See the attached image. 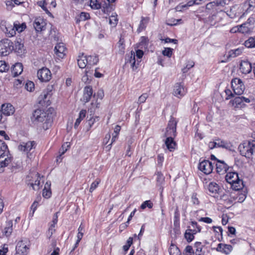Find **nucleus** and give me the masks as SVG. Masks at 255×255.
Returning a JSON list of instances; mask_svg holds the SVG:
<instances>
[{
    "label": "nucleus",
    "mask_w": 255,
    "mask_h": 255,
    "mask_svg": "<svg viewBox=\"0 0 255 255\" xmlns=\"http://www.w3.org/2000/svg\"><path fill=\"white\" fill-rule=\"evenodd\" d=\"M51 96L47 94V93H45L44 91L42 92L41 95L38 97V102L39 104L43 105H49L50 102L49 99Z\"/></svg>",
    "instance_id": "20"
},
{
    "label": "nucleus",
    "mask_w": 255,
    "mask_h": 255,
    "mask_svg": "<svg viewBox=\"0 0 255 255\" xmlns=\"http://www.w3.org/2000/svg\"><path fill=\"white\" fill-rule=\"evenodd\" d=\"M186 90L184 88V84L177 83L175 84L173 89V94L178 98H181L185 95Z\"/></svg>",
    "instance_id": "10"
},
{
    "label": "nucleus",
    "mask_w": 255,
    "mask_h": 255,
    "mask_svg": "<svg viewBox=\"0 0 255 255\" xmlns=\"http://www.w3.org/2000/svg\"><path fill=\"white\" fill-rule=\"evenodd\" d=\"M240 154L247 158H252L255 153V140H252L241 143L238 147Z\"/></svg>",
    "instance_id": "1"
},
{
    "label": "nucleus",
    "mask_w": 255,
    "mask_h": 255,
    "mask_svg": "<svg viewBox=\"0 0 255 255\" xmlns=\"http://www.w3.org/2000/svg\"><path fill=\"white\" fill-rule=\"evenodd\" d=\"M23 71V66L20 63H17L14 65L11 69V73L13 77H16L20 75Z\"/></svg>",
    "instance_id": "24"
},
{
    "label": "nucleus",
    "mask_w": 255,
    "mask_h": 255,
    "mask_svg": "<svg viewBox=\"0 0 255 255\" xmlns=\"http://www.w3.org/2000/svg\"><path fill=\"white\" fill-rule=\"evenodd\" d=\"M232 88L236 95H241L243 94L245 87L241 79L236 78L231 81Z\"/></svg>",
    "instance_id": "6"
},
{
    "label": "nucleus",
    "mask_w": 255,
    "mask_h": 255,
    "mask_svg": "<svg viewBox=\"0 0 255 255\" xmlns=\"http://www.w3.org/2000/svg\"><path fill=\"white\" fill-rule=\"evenodd\" d=\"M84 53H80L77 59L78 65L80 68L83 69L88 66V62H87V56L84 55Z\"/></svg>",
    "instance_id": "25"
},
{
    "label": "nucleus",
    "mask_w": 255,
    "mask_h": 255,
    "mask_svg": "<svg viewBox=\"0 0 255 255\" xmlns=\"http://www.w3.org/2000/svg\"><path fill=\"white\" fill-rule=\"evenodd\" d=\"M173 49L171 48H165L162 51V53L164 56L168 57H171L172 54Z\"/></svg>",
    "instance_id": "53"
},
{
    "label": "nucleus",
    "mask_w": 255,
    "mask_h": 255,
    "mask_svg": "<svg viewBox=\"0 0 255 255\" xmlns=\"http://www.w3.org/2000/svg\"><path fill=\"white\" fill-rule=\"evenodd\" d=\"M195 248H196L195 254L196 255H201L202 250V245L201 242H196L195 244Z\"/></svg>",
    "instance_id": "49"
},
{
    "label": "nucleus",
    "mask_w": 255,
    "mask_h": 255,
    "mask_svg": "<svg viewBox=\"0 0 255 255\" xmlns=\"http://www.w3.org/2000/svg\"><path fill=\"white\" fill-rule=\"evenodd\" d=\"M66 48L64 43H58L55 47L54 51L56 55L60 58H63L65 55Z\"/></svg>",
    "instance_id": "16"
},
{
    "label": "nucleus",
    "mask_w": 255,
    "mask_h": 255,
    "mask_svg": "<svg viewBox=\"0 0 255 255\" xmlns=\"http://www.w3.org/2000/svg\"><path fill=\"white\" fill-rule=\"evenodd\" d=\"M90 15L88 13L82 12L75 18L76 22L77 23H79L80 21H85L89 19Z\"/></svg>",
    "instance_id": "32"
},
{
    "label": "nucleus",
    "mask_w": 255,
    "mask_h": 255,
    "mask_svg": "<svg viewBox=\"0 0 255 255\" xmlns=\"http://www.w3.org/2000/svg\"><path fill=\"white\" fill-rule=\"evenodd\" d=\"M13 223L12 220L7 221L5 223V225L2 230V233L6 237H9L13 230L12 229Z\"/></svg>",
    "instance_id": "22"
},
{
    "label": "nucleus",
    "mask_w": 255,
    "mask_h": 255,
    "mask_svg": "<svg viewBox=\"0 0 255 255\" xmlns=\"http://www.w3.org/2000/svg\"><path fill=\"white\" fill-rule=\"evenodd\" d=\"M13 50L12 42L8 39L0 41V55L7 56Z\"/></svg>",
    "instance_id": "4"
},
{
    "label": "nucleus",
    "mask_w": 255,
    "mask_h": 255,
    "mask_svg": "<svg viewBox=\"0 0 255 255\" xmlns=\"http://www.w3.org/2000/svg\"><path fill=\"white\" fill-rule=\"evenodd\" d=\"M216 171L219 174L225 173L229 168V166L224 161L217 160L216 163Z\"/></svg>",
    "instance_id": "14"
},
{
    "label": "nucleus",
    "mask_w": 255,
    "mask_h": 255,
    "mask_svg": "<svg viewBox=\"0 0 255 255\" xmlns=\"http://www.w3.org/2000/svg\"><path fill=\"white\" fill-rule=\"evenodd\" d=\"M170 255H180V252L179 249L177 247L171 248L169 251Z\"/></svg>",
    "instance_id": "64"
},
{
    "label": "nucleus",
    "mask_w": 255,
    "mask_h": 255,
    "mask_svg": "<svg viewBox=\"0 0 255 255\" xmlns=\"http://www.w3.org/2000/svg\"><path fill=\"white\" fill-rule=\"evenodd\" d=\"M176 121L174 118L171 117L163 136L165 137H175L176 136Z\"/></svg>",
    "instance_id": "5"
},
{
    "label": "nucleus",
    "mask_w": 255,
    "mask_h": 255,
    "mask_svg": "<svg viewBox=\"0 0 255 255\" xmlns=\"http://www.w3.org/2000/svg\"><path fill=\"white\" fill-rule=\"evenodd\" d=\"M1 113L5 116H10L14 112V108L10 104H4L1 106Z\"/></svg>",
    "instance_id": "15"
},
{
    "label": "nucleus",
    "mask_w": 255,
    "mask_h": 255,
    "mask_svg": "<svg viewBox=\"0 0 255 255\" xmlns=\"http://www.w3.org/2000/svg\"><path fill=\"white\" fill-rule=\"evenodd\" d=\"M126 60L127 63L129 62L131 64V67L133 70L137 68L135 61V54L133 51H131L129 54L127 55Z\"/></svg>",
    "instance_id": "21"
},
{
    "label": "nucleus",
    "mask_w": 255,
    "mask_h": 255,
    "mask_svg": "<svg viewBox=\"0 0 255 255\" xmlns=\"http://www.w3.org/2000/svg\"><path fill=\"white\" fill-rule=\"evenodd\" d=\"M9 68V66L4 61H0V72H4L7 71Z\"/></svg>",
    "instance_id": "44"
},
{
    "label": "nucleus",
    "mask_w": 255,
    "mask_h": 255,
    "mask_svg": "<svg viewBox=\"0 0 255 255\" xmlns=\"http://www.w3.org/2000/svg\"><path fill=\"white\" fill-rule=\"evenodd\" d=\"M124 42H125V40H124V38L122 36H121V37L120 38V40H119L118 44L119 45V50L122 52H124V49H125Z\"/></svg>",
    "instance_id": "54"
},
{
    "label": "nucleus",
    "mask_w": 255,
    "mask_h": 255,
    "mask_svg": "<svg viewBox=\"0 0 255 255\" xmlns=\"http://www.w3.org/2000/svg\"><path fill=\"white\" fill-rule=\"evenodd\" d=\"M25 89L30 92L32 91L34 88V83L31 81L27 82L25 85Z\"/></svg>",
    "instance_id": "60"
},
{
    "label": "nucleus",
    "mask_w": 255,
    "mask_h": 255,
    "mask_svg": "<svg viewBox=\"0 0 255 255\" xmlns=\"http://www.w3.org/2000/svg\"><path fill=\"white\" fill-rule=\"evenodd\" d=\"M226 180L231 185L233 190H240L242 189L244 186L242 180L239 178L238 174L237 172H229L225 176Z\"/></svg>",
    "instance_id": "2"
},
{
    "label": "nucleus",
    "mask_w": 255,
    "mask_h": 255,
    "mask_svg": "<svg viewBox=\"0 0 255 255\" xmlns=\"http://www.w3.org/2000/svg\"><path fill=\"white\" fill-rule=\"evenodd\" d=\"M33 25L36 31H41L44 29L45 23L42 18L39 17L35 19Z\"/></svg>",
    "instance_id": "17"
},
{
    "label": "nucleus",
    "mask_w": 255,
    "mask_h": 255,
    "mask_svg": "<svg viewBox=\"0 0 255 255\" xmlns=\"http://www.w3.org/2000/svg\"><path fill=\"white\" fill-rule=\"evenodd\" d=\"M248 25L249 24L248 23L245 22L240 25V32L244 34H247L252 32L253 29L252 28V27H250Z\"/></svg>",
    "instance_id": "33"
},
{
    "label": "nucleus",
    "mask_w": 255,
    "mask_h": 255,
    "mask_svg": "<svg viewBox=\"0 0 255 255\" xmlns=\"http://www.w3.org/2000/svg\"><path fill=\"white\" fill-rule=\"evenodd\" d=\"M232 249L233 248L231 245L224 244V248L222 253L226 255L229 254L232 251Z\"/></svg>",
    "instance_id": "56"
},
{
    "label": "nucleus",
    "mask_w": 255,
    "mask_h": 255,
    "mask_svg": "<svg viewBox=\"0 0 255 255\" xmlns=\"http://www.w3.org/2000/svg\"><path fill=\"white\" fill-rule=\"evenodd\" d=\"M148 94L147 93H144L142 94L139 98L138 100V103L139 104H141L145 102L146 100L148 98Z\"/></svg>",
    "instance_id": "62"
},
{
    "label": "nucleus",
    "mask_w": 255,
    "mask_h": 255,
    "mask_svg": "<svg viewBox=\"0 0 255 255\" xmlns=\"http://www.w3.org/2000/svg\"><path fill=\"white\" fill-rule=\"evenodd\" d=\"M191 225L192 226V227L193 228H196L197 230L194 229H193L192 230L193 231V233L194 234H196L198 232H201V228L200 226H199L197 224V223L195 221H192L191 223Z\"/></svg>",
    "instance_id": "52"
},
{
    "label": "nucleus",
    "mask_w": 255,
    "mask_h": 255,
    "mask_svg": "<svg viewBox=\"0 0 255 255\" xmlns=\"http://www.w3.org/2000/svg\"><path fill=\"white\" fill-rule=\"evenodd\" d=\"M26 25L24 23H23L21 24L14 23V28L15 31H17L19 33L23 31L26 28Z\"/></svg>",
    "instance_id": "45"
},
{
    "label": "nucleus",
    "mask_w": 255,
    "mask_h": 255,
    "mask_svg": "<svg viewBox=\"0 0 255 255\" xmlns=\"http://www.w3.org/2000/svg\"><path fill=\"white\" fill-rule=\"evenodd\" d=\"M99 61L98 56L90 55L87 57V62H88V67L89 66H93L97 64Z\"/></svg>",
    "instance_id": "30"
},
{
    "label": "nucleus",
    "mask_w": 255,
    "mask_h": 255,
    "mask_svg": "<svg viewBox=\"0 0 255 255\" xmlns=\"http://www.w3.org/2000/svg\"><path fill=\"white\" fill-rule=\"evenodd\" d=\"M153 207V203L150 201L147 200L143 202L142 204L140 206V208L142 209H144L146 207H148L149 209L152 208Z\"/></svg>",
    "instance_id": "50"
},
{
    "label": "nucleus",
    "mask_w": 255,
    "mask_h": 255,
    "mask_svg": "<svg viewBox=\"0 0 255 255\" xmlns=\"http://www.w3.org/2000/svg\"><path fill=\"white\" fill-rule=\"evenodd\" d=\"M193 231L192 229H188L186 231L184 237L188 242L192 241L194 238Z\"/></svg>",
    "instance_id": "35"
},
{
    "label": "nucleus",
    "mask_w": 255,
    "mask_h": 255,
    "mask_svg": "<svg viewBox=\"0 0 255 255\" xmlns=\"http://www.w3.org/2000/svg\"><path fill=\"white\" fill-rule=\"evenodd\" d=\"M31 120L33 122H45V124H50L51 120L47 114L43 110L41 109L35 110L32 113V116L31 118Z\"/></svg>",
    "instance_id": "3"
},
{
    "label": "nucleus",
    "mask_w": 255,
    "mask_h": 255,
    "mask_svg": "<svg viewBox=\"0 0 255 255\" xmlns=\"http://www.w3.org/2000/svg\"><path fill=\"white\" fill-rule=\"evenodd\" d=\"M215 144L217 147H223L228 149H231L232 147V144L226 141L221 140L219 138L216 139L215 140Z\"/></svg>",
    "instance_id": "27"
},
{
    "label": "nucleus",
    "mask_w": 255,
    "mask_h": 255,
    "mask_svg": "<svg viewBox=\"0 0 255 255\" xmlns=\"http://www.w3.org/2000/svg\"><path fill=\"white\" fill-rule=\"evenodd\" d=\"M70 143L69 142H66L64 143L61 148L59 150V155L57 156L56 161L57 162H60L62 160V155L67 150L68 148L70 147Z\"/></svg>",
    "instance_id": "26"
},
{
    "label": "nucleus",
    "mask_w": 255,
    "mask_h": 255,
    "mask_svg": "<svg viewBox=\"0 0 255 255\" xmlns=\"http://www.w3.org/2000/svg\"><path fill=\"white\" fill-rule=\"evenodd\" d=\"M243 51V48H238L235 49L231 50L229 51L228 57L234 58L240 55Z\"/></svg>",
    "instance_id": "34"
},
{
    "label": "nucleus",
    "mask_w": 255,
    "mask_h": 255,
    "mask_svg": "<svg viewBox=\"0 0 255 255\" xmlns=\"http://www.w3.org/2000/svg\"><path fill=\"white\" fill-rule=\"evenodd\" d=\"M86 111L85 110H82L80 112L79 114V117L77 119L75 124H74V128H77L79 125H80L81 121L83 120V119L86 117Z\"/></svg>",
    "instance_id": "31"
},
{
    "label": "nucleus",
    "mask_w": 255,
    "mask_h": 255,
    "mask_svg": "<svg viewBox=\"0 0 255 255\" xmlns=\"http://www.w3.org/2000/svg\"><path fill=\"white\" fill-rule=\"evenodd\" d=\"M78 233L77 236V240L72 251L75 250V249L78 247L79 242L83 238L84 234L83 232L84 231V227L82 224H81L79 227L78 228Z\"/></svg>",
    "instance_id": "28"
},
{
    "label": "nucleus",
    "mask_w": 255,
    "mask_h": 255,
    "mask_svg": "<svg viewBox=\"0 0 255 255\" xmlns=\"http://www.w3.org/2000/svg\"><path fill=\"white\" fill-rule=\"evenodd\" d=\"M55 226L56 225L51 224L50 225L47 233V235L49 239H50L52 237L53 234L55 232Z\"/></svg>",
    "instance_id": "48"
},
{
    "label": "nucleus",
    "mask_w": 255,
    "mask_h": 255,
    "mask_svg": "<svg viewBox=\"0 0 255 255\" xmlns=\"http://www.w3.org/2000/svg\"><path fill=\"white\" fill-rule=\"evenodd\" d=\"M149 21V18L147 17H142V19L140 22V24L139 25L138 28L141 30H143L145 27L146 24L148 23Z\"/></svg>",
    "instance_id": "43"
},
{
    "label": "nucleus",
    "mask_w": 255,
    "mask_h": 255,
    "mask_svg": "<svg viewBox=\"0 0 255 255\" xmlns=\"http://www.w3.org/2000/svg\"><path fill=\"white\" fill-rule=\"evenodd\" d=\"M101 180L99 179H97L94 182H93L90 186L89 191L92 192L98 186Z\"/></svg>",
    "instance_id": "55"
},
{
    "label": "nucleus",
    "mask_w": 255,
    "mask_h": 255,
    "mask_svg": "<svg viewBox=\"0 0 255 255\" xmlns=\"http://www.w3.org/2000/svg\"><path fill=\"white\" fill-rule=\"evenodd\" d=\"M37 76L39 80L42 82H47L52 77L51 71L46 67H43L39 69L37 73Z\"/></svg>",
    "instance_id": "7"
},
{
    "label": "nucleus",
    "mask_w": 255,
    "mask_h": 255,
    "mask_svg": "<svg viewBox=\"0 0 255 255\" xmlns=\"http://www.w3.org/2000/svg\"><path fill=\"white\" fill-rule=\"evenodd\" d=\"M198 169L205 174H210L213 169V165L211 161L208 160H203L200 162Z\"/></svg>",
    "instance_id": "9"
},
{
    "label": "nucleus",
    "mask_w": 255,
    "mask_h": 255,
    "mask_svg": "<svg viewBox=\"0 0 255 255\" xmlns=\"http://www.w3.org/2000/svg\"><path fill=\"white\" fill-rule=\"evenodd\" d=\"M175 137H166L165 140V144L167 149L170 151H173L176 147V143L174 141Z\"/></svg>",
    "instance_id": "23"
},
{
    "label": "nucleus",
    "mask_w": 255,
    "mask_h": 255,
    "mask_svg": "<svg viewBox=\"0 0 255 255\" xmlns=\"http://www.w3.org/2000/svg\"><path fill=\"white\" fill-rule=\"evenodd\" d=\"M12 46L13 47V50L17 53L18 54L21 55L24 53V45L22 40L20 38H19L18 39L14 41V42H12Z\"/></svg>",
    "instance_id": "13"
},
{
    "label": "nucleus",
    "mask_w": 255,
    "mask_h": 255,
    "mask_svg": "<svg viewBox=\"0 0 255 255\" xmlns=\"http://www.w3.org/2000/svg\"><path fill=\"white\" fill-rule=\"evenodd\" d=\"M202 0H188L187 2V5L191 6L194 4H200L201 3Z\"/></svg>",
    "instance_id": "63"
},
{
    "label": "nucleus",
    "mask_w": 255,
    "mask_h": 255,
    "mask_svg": "<svg viewBox=\"0 0 255 255\" xmlns=\"http://www.w3.org/2000/svg\"><path fill=\"white\" fill-rule=\"evenodd\" d=\"M191 202L195 205H198L200 204V201L197 197V194L196 193H193L191 196Z\"/></svg>",
    "instance_id": "57"
},
{
    "label": "nucleus",
    "mask_w": 255,
    "mask_h": 255,
    "mask_svg": "<svg viewBox=\"0 0 255 255\" xmlns=\"http://www.w3.org/2000/svg\"><path fill=\"white\" fill-rule=\"evenodd\" d=\"M148 43V39L147 37L142 36L140 37V41L138 43V47L142 48H146Z\"/></svg>",
    "instance_id": "36"
},
{
    "label": "nucleus",
    "mask_w": 255,
    "mask_h": 255,
    "mask_svg": "<svg viewBox=\"0 0 255 255\" xmlns=\"http://www.w3.org/2000/svg\"><path fill=\"white\" fill-rule=\"evenodd\" d=\"M180 219V213L178 209V207H176L174 215V223H177L179 221Z\"/></svg>",
    "instance_id": "61"
},
{
    "label": "nucleus",
    "mask_w": 255,
    "mask_h": 255,
    "mask_svg": "<svg viewBox=\"0 0 255 255\" xmlns=\"http://www.w3.org/2000/svg\"><path fill=\"white\" fill-rule=\"evenodd\" d=\"M233 104H235L237 106H242L243 102L241 96H237L235 97L233 100Z\"/></svg>",
    "instance_id": "59"
},
{
    "label": "nucleus",
    "mask_w": 255,
    "mask_h": 255,
    "mask_svg": "<svg viewBox=\"0 0 255 255\" xmlns=\"http://www.w3.org/2000/svg\"><path fill=\"white\" fill-rule=\"evenodd\" d=\"M16 254L20 255H26L28 254L29 247L23 241L18 242L16 246Z\"/></svg>",
    "instance_id": "11"
},
{
    "label": "nucleus",
    "mask_w": 255,
    "mask_h": 255,
    "mask_svg": "<svg viewBox=\"0 0 255 255\" xmlns=\"http://www.w3.org/2000/svg\"><path fill=\"white\" fill-rule=\"evenodd\" d=\"M245 46L247 48L255 47V38L250 37L244 43Z\"/></svg>",
    "instance_id": "38"
},
{
    "label": "nucleus",
    "mask_w": 255,
    "mask_h": 255,
    "mask_svg": "<svg viewBox=\"0 0 255 255\" xmlns=\"http://www.w3.org/2000/svg\"><path fill=\"white\" fill-rule=\"evenodd\" d=\"M156 181L157 184L159 186L161 185L164 181V177L163 175L160 172H158L156 174Z\"/></svg>",
    "instance_id": "46"
},
{
    "label": "nucleus",
    "mask_w": 255,
    "mask_h": 255,
    "mask_svg": "<svg viewBox=\"0 0 255 255\" xmlns=\"http://www.w3.org/2000/svg\"><path fill=\"white\" fill-rule=\"evenodd\" d=\"M100 118L97 116L91 117L87 121V123L89 126V129L92 127V126L96 122H99Z\"/></svg>",
    "instance_id": "41"
},
{
    "label": "nucleus",
    "mask_w": 255,
    "mask_h": 255,
    "mask_svg": "<svg viewBox=\"0 0 255 255\" xmlns=\"http://www.w3.org/2000/svg\"><path fill=\"white\" fill-rule=\"evenodd\" d=\"M118 18L117 15H111L109 18V23L113 26H116L118 23Z\"/></svg>",
    "instance_id": "51"
},
{
    "label": "nucleus",
    "mask_w": 255,
    "mask_h": 255,
    "mask_svg": "<svg viewBox=\"0 0 255 255\" xmlns=\"http://www.w3.org/2000/svg\"><path fill=\"white\" fill-rule=\"evenodd\" d=\"M6 158H4V160L3 162L0 161V173H2L4 170V168L7 166L11 161L9 159H7V160H6Z\"/></svg>",
    "instance_id": "42"
},
{
    "label": "nucleus",
    "mask_w": 255,
    "mask_h": 255,
    "mask_svg": "<svg viewBox=\"0 0 255 255\" xmlns=\"http://www.w3.org/2000/svg\"><path fill=\"white\" fill-rule=\"evenodd\" d=\"M93 95V89L91 86H86L84 88L83 101L87 103L90 100Z\"/></svg>",
    "instance_id": "19"
},
{
    "label": "nucleus",
    "mask_w": 255,
    "mask_h": 255,
    "mask_svg": "<svg viewBox=\"0 0 255 255\" xmlns=\"http://www.w3.org/2000/svg\"><path fill=\"white\" fill-rule=\"evenodd\" d=\"M8 37H12L15 34V30L14 28V23L13 25L8 23L4 32Z\"/></svg>",
    "instance_id": "29"
},
{
    "label": "nucleus",
    "mask_w": 255,
    "mask_h": 255,
    "mask_svg": "<svg viewBox=\"0 0 255 255\" xmlns=\"http://www.w3.org/2000/svg\"><path fill=\"white\" fill-rule=\"evenodd\" d=\"M252 69L251 64L249 62L245 61L241 62L240 69L242 73L245 74H248L251 72Z\"/></svg>",
    "instance_id": "18"
},
{
    "label": "nucleus",
    "mask_w": 255,
    "mask_h": 255,
    "mask_svg": "<svg viewBox=\"0 0 255 255\" xmlns=\"http://www.w3.org/2000/svg\"><path fill=\"white\" fill-rule=\"evenodd\" d=\"M208 189L209 191L213 193H217L219 190V186L217 184L214 182H211L209 184Z\"/></svg>",
    "instance_id": "39"
},
{
    "label": "nucleus",
    "mask_w": 255,
    "mask_h": 255,
    "mask_svg": "<svg viewBox=\"0 0 255 255\" xmlns=\"http://www.w3.org/2000/svg\"><path fill=\"white\" fill-rule=\"evenodd\" d=\"M90 5L92 9H98L102 8V10L103 9V6H101V4L97 0H90Z\"/></svg>",
    "instance_id": "40"
},
{
    "label": "nucleus",
    "mask_w": 255,
    "mask_h": 255,
    "mask_svg": "<svg viewBox=\"0 0 255 255\" xmlns=\"http://www.w3.org/2000/svg\"><path fill=\"white\" fill-rule=\"evenodd\" d=\"M36 176H37V178H36V180L35 181V182L31 183V186L32 187L33 189L34 190H38L40 187V174L38 173H36Z\"/></svg>",
    "instance_id": "37"
},
{
    "label": "nucleus",
    "mask_w": 255,
    "mask_h": 255,
    "mask_svg": "<svg viewBox=\"0 0 255 255\" xmlns=\"http://www.w3.org/2000/svg\"><path fill=\"white\" fill-rule=\"evenodd\" d=\"M194 65V62L193 61H189L186 63V65L185 67L182 68V71L183 73H185L188 72V71L193 67Z\"/></svg>",
    "instance_id": "47"
},
{
    "label": "nucleus",
    "mask_w": 255,
    "mask_h": 255,
    "mask_svg": "<svg viewBox=\"0 0 255 255\" xmlns=\"http://www.w3.org/2000/svg\"><path fill=\"white\" fill-rule=\"evenodd\" d=\"M4 158H6V160L7 159H9L10 161L12 160L7 145L3 140H0V161H4Z\"/></svg>",
    "instance_id": "8"
},
{
    "label": "nucleus",
    "mask_w": 255,
    "mask_h": 255,
    "mask_svg": "<svg viewBox=\"0 0 255 255\" xmlns=\"http://www.w3.org/2000/svg\"><path fill=\"white\" fill-rule=\"evenodd\" d=\"M36 143L34 141H29L26 142H23L18 146V149L21 151L28 153L33 148H34Z\"/></svg>",
    "instance_id": "12"
},
{
    "label": "nucleus",
    "mask_w": 255,
    "mask_h": 255,
    "mask_svg": "<svg viewBox=\"0 0 255 255\" xmlns=\"http://www.w3.org/2000/svg\"><path fill=\"white\" fill-rule=\"evenodd\" d=\"M143 54V51L142 50L138 49L136 50L135 56H136L137 58V65H138L139 62H140V59L142 57Z\"/></svg>",
    "instance_id": "58"
}]
</instances>
